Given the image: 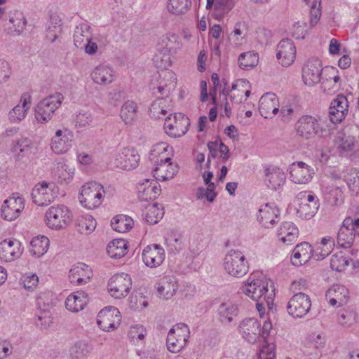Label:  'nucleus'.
<instances>
[{
	"label": "nucleus",
	"mask_w": 359,
	"mask_h": 359,
	"mask_svg": "<svg viewBox=\"0 0 359 359\" xmlns=\"http://www.w3.org/2000/svg\"><path fill=\"white\" fill-rule=\"evenodd\" d=\"M191 6V0H168L167 4L168 12L175 15L186 13Z\"/></svg>",
	"instance_id": "nucleus-52"
},
{
	"label": "nucleus",
	"mask_w": 359,
	"mask_h": 359,
	"mask_svg": "<svg viewBox=\"0 0 359 359\" xmlns=\"http://www.w3.org/2000/svg\"><path fill=\"white\" fill-rule=\"evenodd\" d=\"M298 229L290 222L281 224L278 230V237L284 243L290 245L296 241L298 236Z\"/></svg>",
	"instance_id": "nucleus-39"
},
{
	"label": "nucleus",
	"mask_w": 359,
	"mask_h": 359,
	"mask_svg": "<svg viewBox=\"0 0 359 359\" xmlns=\"http://www.w3.org/2000/svg\"><path fill=\"white\" fill-rule=\"evenodd\" d=\"M348 103L346 97L339 95L331 102L329 117L332 123H340L348 112Z\"/></svg>",
	"instance_id": "nucleus-28"
},
{
	"label": "nucleus",
	"mask_w": 359,
	"mask_h": 359,
	"mask_svg": "<svg viewBox=\"0 0 359 359\" xmlns=\"http://www.w3.org/2000/svg\"><path fill=\"white\" fill-rule=\"evenodd\" d=\"M234 7L233 0H215V11L217 12L216 18L221 19L224 15L228 13Z\"/></svg>",
	"instance_id": "nucleus-57"
},
{
	"label": "nucleus",
	"mask_w": 359,
	"mask_h": 359,
	"mask_svg": "<svg viewBox=\"0 0 359 359\" xmlns=\"http://www.w3.org/2000/svg\"><path fill=\"white\" fill-rule=\"evenodd\" d=\"M93 81L100 86L111 83L115 78V72L112 67L106 65H99L93 68L90 73Z\"/></svg>",
	"instance_id": "nucleus-31"
},
{
	"label": "nucleus",
	"mask_w": 359,
	"mask_h": 359,
	"mask_svg": "<svg viewBox=\"0 0 359 359\" xmlns=\"http://www.w3.org/2000/svg\"><path fill=\"white\" fill-rule=\"evenodd\" d=\"M164 249L158 244L147 245L142 252L144 263L151 268L160 266L165 259Z\"/></svg>",
	"instance_id": "nucleus-21"
},
{
	"label": "nucleus",
	"mask_w": 359,
	"mask_h": 359,
	"mask_svg": "<svg viewBox=\"0 0 359 359\" xmlns=\"http://www.w3.org/2000/svg\"><path fill=\"white\" fill-rule=\"evenodd\" d=\"M335 142L341 151H350L353 149L356 140L349 133L339 131L336 136Z\"/></svg>",
	"instance_id": "nucleus-46"
},
{
	"label": "nucleus",
	"mask_w": 359,
	"mask_h": 359,
	"mask_svg": "<svg viewBox=\"0 0 359 359\" xmlns=\"http://www.w3.org/2000/svg\"><path fill=\"white\" fill-rule=\"evenodd\" d=\"M259 110L265 118H272L279 110V101L276 95L273 93L264 94L259 100Z\"/></svg>",
	"instance_id": "nucleus-25"
},
{
	"label": "nucleus",
	"mask_w": 359,
	"mask_h": 359,
	"mask_svg": "<svg viewBox=\"0 0 359 359\" xmlns=\"http://www.w3.org/2000/svg\"><path fill=\"white\" fill-rule=\"evenodd\" d=\"M348 290L341 285H334L326 292V299L331 306L340 307L348 301Z\"/></svg>",
	"instance_id": "nucleus-29"
},
{
	"label": "nucleus",
	"mask_w": 359,
	"mask_h": 359,
	"mask_svg": "<svg viewBox=\"0 0 359 359\" xmlns=\"http://www.w3.org/2000/svg\"><path fill=\"white\" fill-rule=\"evenodd\" d=\"M58 187L53 182L37 183L32 190V199L39 206L48 205L57 198Z\"/></svg>",
	"instance_id": "nucleus-7"
},
{
	"label": "nucleus",
	"mask_w": 359,
	"mask_h": 359,
	"mask_svg": "<svg viewBox=\"0 0 359 359\" xmlns=\"http://www.w3.org/2000/svg\"><path fill=\"white\" fill-rule=\"evenodd\" d=\"M164 211L161 204L154 203L146 207L145 219L150 224H156L162 219Z\"/></svg>",
	"instance_id": "nucleus-49"
},
{
	"label": "nucleus",
	"mask_w": 359,
	"mask_h": 359,
	"mask_svg": "<svg viewBox=\"0 0 359 359\" xmlns=\"http://www.w3.org/2000/svg\"><path fill=\"white\" fill-rule=\"evenodd\" d=\"M321 16V0H313L311 6L310 23L313 27L319 21Z\"/></svg>",
	"instance_id": "nucleus-60"
},
{
	"label": "nucleus",
	"mask_w": 359,
	"mask_h": 359,
	"mask_svg": "<svg viewBox=\"0 0 359 359\" xmlns=\"http://www.w3.org/2000/svg\"><path fill=\"white\" fill-rule=\"evenodd\" d=\"M111 225L114 231L119 233H126L133 227V220L127 215H119L112 219Z\"/></svg>",
	"instance_id": "nucleus-50"
},
{
	"label": "nucleus",
	"mask_w": 359,
	"mask_h": 359,
	"mask_svg": "<svg viewBox=\"0 0 359 359\" xmlns=\"http://www.w3.org/2000/svg\"><path fill=\"white\" fill-rule=\"evenodd\" d=\"M285 172L279 168L271 167L265 170V182L272 189H280L285 184Z\"/></svg>",
	"instance_id": "nucleus-36"
},
{
	"label": "nucleus",
	"mask_w": 359,
	"mask_h": 359,
	"mask_svg": "<svg viewBox=\"0 0 359 359\" xmlns=\"http://www.w3.org/2000/svg\"><path fill=\"white\" fill-rule=\"evenodd\" d=\"M297 50L294 42L289 39H282L277 46L276 57L283 67L293 64L296 58Z\"/></svg>",
	"instance_id": "nucleus-18"
},
{
	"label": "nucleus",
	"mask_w": 359,
	"mask_h": 359,
	"mask_svg": "<svg viewBox=\"0 0 359 359\" xmlns=\"http://www.w3.org/2000/svg\"><path fill=\"white\" fill-rule=\"evenodd\" d=\"M128 335L135 343H138L144 339L147 330L142 325H136L130 327Z\"/></svg>",
	"instance_id": "nucleus-62"
},
{
	"label": "nucleus",
	"mask_w": 359,
	"mask_h": 359,
	"mask_svg": "<svg viewBox=\"0 0 359 359\" xmlns=\"http://www.w3.org/2000/svg\"><path fill=\"white\" fill-rule=\"evenodd\" d=\"M313 169L302 161L293 163L290 166V178L295 184H307L313 178Z\"/></svg>",
	"instance_id": "nucleus-19"
},
{
	"label": "nucleus",
	"mask_w": 359,
	"mask_h": 359,
	"mask_svg": "<svg viewBox=\"0 0 359 359\" xmlns=\"http://www.w3.org/2000/svg\"><path fill=\"white\" fill-rule=\"evenodd\" d=\"M334 246V241L332 237L326 236L323 238L318 244L316 250L313 253V257L317 260L324 259L331 252Z\"/></svg>",
	"instance_id": "nucleus-48"
},
{
	"label": "nucleus",
	"mask_w": 359,
	"mask_h": 359,
	"mask_svg": "<svg viewBox=\"0 0 359 359\" xmlns=\"http://www.w3.org/2000/svg\"><path fill=\"white\" fill-rule=\"evenodd\" d=\"M139 161L140 156L134 149L123 148L116 156L115 163L118 168L130 170L137 166Z\"/></svg>",
	"instance_id": "nucleus-23"
},
{
	"label": "nucleus",
	"mask_w": 359,
	"mask_h": 359,
	"mask_svg": "<svg viewBox=\"0 0 359 359\" xmlns=\"http://www.w3.org/2000/svg\"><path fill=\"white\" fill-rule=\"evenodd\" d=\"M93 121L92 114L90 111H81L75 118V126L76 128H86L90 126Z\"/></svg>",
	"instance_id": "nucleus-59"
},
{
	"label": "nucleus",
	"mask_w": 359,
	"mask_h": 359,
	"mask_svg": "<svg viewBox=\"0 0 359 359\" xmlns=\"http://www.w3.org/2000/svg\"><path fill=\"white\" fill-rule=\"evenodd\" d=\"M128 243L123 239H115L107 247V252L111 258H121L128 252Z\"/></svg>",
	"instance_id": "nucleus-44"
},
{
	"label": "nucleus",
	"mask_w": 359,
	"mask_h": 359,
	"mask_svg": "<svg viewBox=\"0 0 359 359\" xmlns=\"http://www.w3.org/2000/svg\"><path fill=\"white\" fill-rule=\"evenodd\" d=\"M238 332L245 341L254 344L261 337V325L257 319L247 318L240 323Z\"/></svg>",
	"instance_id": "nucleus-17"
},
{
	"label": "nucleus",
	"mask_w": 359,
	"mask_h": 359,
	"mask_svg": "<svg viewBox=\"0 0 359 359\" xmlns=\"http://www.w3.org/2000/svg\"><path fill=\"white\" fill-rule=\"evenodd\" d=\"M154 177L158 181L171 180L179 171L177 163L172 162L170 158L167 161H156L154 163Z\"/></svg>",
	"instance_id": "nucleus-20"
},
{
	"label": "nucleus",
	"mask_w": 359,
	"mask_h": 359,
	"mask_svg": "<svg viewBox=\"0 0 359 359\" xmlns=\"http://www.w3.org/2000/svg\"><path fill=\"white\" fill-rule=\"evenodd\" d=\"M168 145L165 142H159L153 146L152 149L149 154V159L153 163L158 161H168L169 156H168L167 151Z\"/></svg>",
	"instance_id": "nucleus-53"
},
{
	"label": "nucleus",
	"mask_w": 359,
	"mask_h": 359,
	"mask_svg": "<svg viewBox=\"0 0 359 359\" xmlns=\"http://www.w3.org/2000/svg\"><path fill=\"white\" fill-rule=\"evenodd\" d=\"M297 213L303 219L313 217L319 208L317 197L310 191H302L297 196Z\"/></svg>",
	"instance_id": "nucleus-10"
},
{
	"label": "nucleus",
	"mask_w": 359,
	"mask_h": 359,
	"mask_svg": "<svg viewBox=\"0 0 359 359\" xmlns=\"http://www.w3.org/2000/svg\"><path fill=\"white\" fill-rule=\"evenodd\" d=\"M73 137L72 131L67 128L57 130L51 140V149L55 154H63L71 147Z\"/></svg>",
	"instance_id": "nucleus-22"
},
{
	"label": "nucleus",
	"mask_w": 359,
	"mask_h": 359,
	"mask_svg": "<svg viewBox=\"0 0 359 359\" xmlns=\"http://www.w3.org/2000/svg\"><path fill=\"white\" fill-rule=\"evenodd\" d=\"M324 68L321 62L317 58L309 59L302 68V76L305 85L313 86L321 81Z\"/></svg>",
	"instance_id": "nucleus-14"
},
{
	"label": "nucleus",
	"mask_w": 359,
	"mask_h": 359,
	"mask_svg": "<svg viewBox=\"0 0 359 359\" xmlns=\"http://www.w3.org/2000/svg\"><path fill=\"white\" fill-rule=\"evenodd\" d=\"M327 198L329 202L332 205H340L343 203L344 196L342 190L339 187L332 188L328 192Z\"/></svg>",
	"instance_id": "nucleus-61"
},
{
	"label": "nucleus",
	"mask_w": 359,
	"mask_h": 359,
	"mask_svg": "<svg viewBox=\"0 0 359 359\" xmlns=\"http://www.w3.org/2000/svg\"><path fill=\"white\" fill-rule=\"evenodd\" d=\"M90 27L87 24H81L76 27L74 33V43L77 48H83L87 41L91 39Z\"/></svg>",
	"instance_id": "nucleus-45"
},
{
	"label": "nucleus",
	"mask_w": 359,
	"mask_h": 359,
	"mask_svg": "<svg viewBox=\"0 0 359 359\" xmlns=\"http://www.w3.org/2000/svg\"><path fill=\"white\" fill-rule=\"evenodd\" d=\"M275 345L272 343L264 345L259 351L257 359H275Z\"/></svg>",
	"instance_id": "nucleus-64"
},
{
	"label": "nucleus",
	"mask_w": 359,
	"mask_h": 359,
	"mask_svg": "<svg viewBox=\"0 0 359 359\" xmlns=\"http://www.w3.org/2000/svg\"><path fill=\"white\" fill-rule=\"evenodd\" d=\"M311 301L309 295L302 292L295 293L289 300L287 310L294 318H302L311 309Z\"/></svg>",
	"instance_id": "nucleus-13"
},
{
	"label": "nucleus",
	"mask_w": 359,
	"mask_h": 359,
	"mask_svg": "<svg viewBox=\"0 0 359 359\" xmlns=\"http://www.w3.org/2000/svg\"><path fill=\"white\" fill-rule=\"evenodd\" d=\"M348 259L340 252L334 254L330 259V267L332 270L342 271L348 265Z\"/></svg>",
	"instance_id": "nucleus-56"
},
{
	"label": "nucleus",
	"mask_w": 359,
	"mask_h": 359,
	"mask_svg": "<svg viewBox=\"0 0 359 359\" xmlns=\"http://www.w3.org/2000/svg\"><path fill=\"white\" fill-rule=\"evenodd\" d=\"M159 46L164 53L156 54L154 62L160 69H166L170 65V55L176 54L182 47L180 36L173 33L163 35L160 41Z\"/></svg>",
	"instance_id": "nucleus-2"
},
{
	"label": "nucleus",
	"mask_w": 359,
	"mask_h": 359,
	"mask_svg": "<svg viewBox=\"0 0 359 359\" xmlns=\"http://www.w3.org/2000/svg\"><path fill=\"white\" fill-rule=\"evenodd\" d=\"M256 274H252L247 284L242 287V292L254 301L263 300L267 306L273 302L274 297V288L271 280L264 276L259 275L255 278Z\"/></svg>",
	"instance_id": "nucleus-1"
},
{
	"label": "nucleus",
	"mask_w": 359,
	"mask_h": 359,
	"mask_svg": "<svg viewBox=\"0 0 359 359\" xmlns=\"http://www.w3.org/2000/svg\"><path fill=\"white\" fill-rule=\"evenodd\" d=\"M120 312L114 306L105 307L102 309L97 317L98 326L107 332L116 329L120 324Z\"/></svg>",
	"instance_id": "nucleus-16"
},
{
	"label": "nucleus",
	"mask_w": 359,
	"mask_h": 359,
	"mask_svg": "<svg viewBox=\"0 0 359 359\" xmlns=\"http://www.w3.org/2000/svg\"><path fill=\"white\" fill-rule=\"evenodd\" d=\"M223 268L229 275L241 278L248 273L249 265L242 252L231 250L224 256Z\"/></svg>",
	"instance_id": "nucleus-5"
},
{
	"label": "nucleus",
	"mask_w": 359,
	"mask_h": 359,
	"mask_svg": "<svg viewBox=\"0 0 359 359\" xmlns=\"http://www.w3.org/2000/svg\"><path fill=\"white\" fill-rule=\"evenodd\" d=\"M88 302L87 294L83 291H77L70 294L65 301L67 309L72 312H79L83 309Z\"/></svg>",
	"instance_id": "nucleus-38"
},
{
	"label": "nucleus",
	"mask_w": 359,
	"mask_h": 359,
	"mask_svg": "<svg viewBox=\"0 0 359 359\" xmlns=\"http://www.w3.org/2000/svg\"><path fill=\"white\" fill-rule=\"evenodd\" d=\"M54 172L55 177L58 179L60 183L69 184L74 177L75 169L69 165L59 163H57Z\"/></svg>",
	"instance_id": "nucleus-47"
},
{
	"label": "nucleus",
	"mask_w": 359,
	"mask_h": 359,
	"mask_svg": "<svg viewBox=\"0 0 359 359\" xmlns=\"http://www.w3.org/2000/svg\"><path fill=\"white\" fill-rule=\"evenodd\" d=\"M137 106L132 100L126 101L121 106L120 117L126 125H132L137 118Z\"/></svg>",
	"instance_id": "nucleus-42"
},
{
	"label": "nucleus",
	"mask_w": 359,
	"mask_h": 359,
	"mask_svg": "<svg viewBox=\"0 0 359 359\" xmlns=\"http://www.w3.org/2000/svg\"><path fill=\"white\" fill-rule=\"evenodd\" d=\"M313 256L311 245L306 242L297 245L292 251L291 256L292 264L294 266H302Z\"/></svg>",
	"instance_id": "nucleus-34"
},
{
	"label": "nucleus",
	"mask_w": 359,
	"mask_h": 359,
	"mask_svg": "<svg viewBox=\"0 0 359 359\" xmlns=\"http://www.w3.org/2000/svg\"><path fill=\"white\" fill-rule=\"evenodd\" d=\"M32 96L28 93H23L19 103L8 113V118L13 123H19L25 119L31 107Z\"/></svg>",
	"instance_id": "nucleus-26"
},
{
	"label": "nucleus",
	"mask_w": 359,
	"mask_h": 359,
	"mask_svg": "<svg viewBox=\"0 0 359 359\" xmlns=\"http://www.w3.org/2000/svg\"><path fill=\"white\" fill-rule=\"evenodd\" d=\"M50 245L49 239L45 236H37L30 242L29 252L32 256L40 257L48 250Z\"/></svg>",
	"instance_id": "nucleus-41"
},
{
	"label": "nucleus",
	"mask_w": 359,
	"mask_h": 359,
	"mask_svg": "<svg viewBox=\"0 0 359 359\" xmlns=\"http://www.w3.org/2000/svg\"><path fill=\"white\" fill-rule=\"evenodd\" d=\"M64 100L61 93H56L41 100L36 106L34 116L39 123H46L51 120L55 111Z\"/></svg>",
	"instance_id": "nucleus-4"
},
{
	"label": "nucleus",
	"mask_w": 359,
	"mask_h": 359,
	"mask_svg": "<svg viewBox=\"0 0 359 359\" xmlns=\"http://www.w3.org/2000/svg\"><path fill=\"white\" fill-rule=\"evenodd\" d=\"M279 210L273 204L266 203L260 208L257 219L263 226L270 228L276 222Z\"/></svg>",
	"instance_id": "nucleus-35"
},
{
	"label": "nucleus",
	"mask_w": 359,
	"mask_h": 359,
	"mask_svg": "<svg viewBox=\"0 0 359 359\" xmlns=\"http://www.w3.org/2000/svg\"><path fill=\"white\" fill-rule=\"evenodd\" d=\"M78 230L83 234L91 233L96 227L97 222L90 215H83L78 217L76 219Z\"/></svg>",
	"instance_id": "nucleus-51"
},
{
	"label": "nucleus",
	"mask_w": 359,
	"mask_h": 359,
	"mask_svg": "<svg viewBox=\"0 0 359 359\" xmlns=\"http://www.w3.org/2000/svg\"><path fill=\"white\" fill-rule=\"evenodd\" d=\"M157 183H151L147 181L138 187V198L141 201H151L155 199L160 193Z\"/></svg>",
	"instance_id": "nucleus-43"
},
{
	"label": "nucleus",
	"mask_w": 359,
	"mask_h": 359,
	"mask_svg": "<svg viewBox=\"0 0 359 359\" xmlns=\"http://www.w3.org/2000/svg\"><path fill=\"white\" fill-rule=\"evenodd\" d=\"M238 65L243 69H250L258 65L259 56L255 52L241 53L238 59Z\"/></svg>",
	"instance_id": "nucleus-55"
},
{
	"label": "nucleus",
	"mask_w": 359,
	"mask_h": 359,
	"mask_svg": "<svg viewBox=\"0 0 359 359\" xmlns=\"http://www.w3.org/2000/svg\"><path fill=\"white\" fill-rule=\"evenodd\" d=\"M22 253L21 243L17 240H4L0 243V259L3 262H12L20 257Z\"/></svg>",
	"instance_id": "nucleus-24"
},
{
	"label": "nucleus",
	"mask_w": 359,
	"mask_h": 359,
	"mask_svg": "<svg viewBox=\"0 0 359 359\" xmlns=\"http://www.w3.org/2000/svg\"><path fill=\"white\" fill-rule=\"evenodd\" d=\"M295 129L297 134L306 140L315 136L323 137L327 133V130L323 128L320 122L311 116L301 117L296 123Z\"/></svg>",
	"instance_id": "nucleus-8"
},
{
	"label": "nucleus",
	"mask_w": 359,
	"mask_h": 359,
	"mask_svg": "<svg viewBox=\"0 0 359 359\" xmlns=\"http://www.w3.org/2000/svg\"><path fill=\"white\" fill-rule=\"evenodd\" d=\"M25 208V201L18 194H13L4 201L1 206V217L5 220L13 221L17 219Z\"/></svg>",
	"instance_id": "nucleus-15"
},
{
	"label": "nucleus",
	"mask_w": 359,
	"mask_h": 359,
	"mask_svg": "<svg viewBox=\"0 0 359 359\" xmlns=\"http://www.w3.org/2000/svg\"><path fill=\"white\" fill-rule=\"evenodd\" d=\"M72 221V213L65 205L58 204L50 207L45 213L46 224L51 229H65Z\"/></svg>",
	"instance_id": "nucleus-6"
},
{
	"label": "nucleus",
	"mask_w": 359,
	"mask_h": 359,
	"mask_svg": "<svg viewBox=\"0 0 359 359\" xmlns=\"http://www.w3.org/2000/svg\"><path fill=\"white\" fill-rule=\"evenodd\" d=\"M34 143L28 137H21L13 142L12 152L16 160L20 161L25 157H28L32 153Z\"/></svg>",
	"instance_id": "nucleus-37"
},
{
	"label": "nucleus",
	"mask_w": 359,
	"mask_h": 359,
	"mask_svg": "<svg viewBox=\"0 0 359 359\" xmlns=\"http://www.w3.org/2000/svg\"><path fill=\"white\" fill-rule=\"evenodd\" d=\"M108 292L115 299L126 297L130 292L132 287V280L130 276L125 273L114 275L109 280Z\"/></svg>",
	"instance_id": "nucleus-11"
},
{
	"label": "nucleus",
	"mask_w": 359,
	"mask_h": 359,
	"mask_svg": "<svg viewBox=\"0 0 359 359\" xmlns=\"http://www.w3.org/2000/svg\"><path fill=\"white\" fill-rule=\"evenodd\" d=\"M178 289L177 278L173 276H165L160 279L157 291L159 296L165 299H170Z\"/></svg>",
	"instance_id": "nucleus-33"
},
{
	"label": "nucleus",
	"mask_w": 359,
	"mask_h": 359,
	"mask_svg": "<svg viewBox=\"0 0 359 359\" xmlns=\"http://www.w3.org/2000/svg\"><path fill=\"white\" fill-rule=\"evenodd\" d=\"M351 226H353L352 217H347L338 231L337 243L342 248H349L354 241L355 235Z\"/></svg>",
	"instance_id": "nucleus-32"
},
{
	"label": "nucleus",
	"mask_w": 359,
	"mask_h": 359,
	"mask_svg": "<svg viewBox=\"0 0 359 359\" xmlns=\"http://www.w3.org/2000/svg\"><path fill=\"white\" fill-rule=\"evenodd\" d=\"M189 327L184 323L175 325L169 331L166 345L168 350L172 353L180 352L186 345L189 337Z\"/></svg>",
	"instance_id": "nucleus-9"
},
{
	"label": "nucleus",
	"mask_w": 359,
	"mask_h": 359,
	"mask_svg": "<svg viewBox=\"0 0 359 359\" xmlns=\"http://www.w3.org/2000/svg\"><path fill=\"white\" fill-rule=\"evenodd\" d=\"M189 120L181 113L170 114L165 120L164 130L172 137H180L188 130Z\"/></svg>",
	"instance_id": "nucleus-12"
},
{
	"label": "nucleus",
	"mask_w": 359,
	"mask_h": 359,
	"mask_svg": "<svg viewBox=\"0 0 359 359\" xmlns=\"http://www.w3.org/2000/svg\"><path fill=\"white\" fill-rule=\"evenodd\" d=\"M90 344L85 341H76L69 349V355L73 359H83L90 352Z\"/></svg>",
	"instance_id": "nucleus-54"
},
{
	"label": "nucleus",
	"mask_w": 359,
	"mask_h": 359,
	"mask_svg": "<svg viewBox=\"0 0 359 359\" xmlns=\"http://www.w3.org/2000/svg\"><path fill=\"white\" fill-rule=\"evenodd\" d=\"M20 284L28 291H34L39 284V277L36 273H27L22 276Z\"/></svg>",
	"instance_id": "nucleus-58"
},
{
	"label": "nucleus",
	"mask_w": 359,
	"mask_h": 359,
	"mask_svg": "<svg viewBox=\"0 0 359 359\" xmlns=\"http://www.w3.org/2000/svg\"><path fill=\"white\" fill-rule=\"evenodd\" d=\"M217 311L221 322L230 323L233 320L234 318L238 316L239 310L236 304L227 302L221 304Z\"/></svg>",
	"instance_id": "nucleus-40"
},
{
	"label": "nucleus",
	"mask_w": 359,
	"mask_h": 359,
	"mask_svg": "<svg viewBox=\"0 0 359 359\" xmlns=\"http://www.w3.org/2000/svg\"><path fill=\"white\" fill-rule=\"evenodd\" d=\"M320 83L325 92L338 90L341 86V78L337 69L330 66L325 67Z\"/></svg>",
	"instance_id": "nucleus-27"
},
{
	"label": "nucleus",
	"mask_w": 359,
	"mask_h": 359,
	"mask_svg": "<svg viewBox=\"0 0 359 359\" xmlns=\"http://www.w3.org/2000/svg\"><path fill=\"white\" fill-rule=\"evenodd\" d=\"M104 194L105 191L101 184L90 181L80 188L79 200L83 207L93 210L102 204Z\"/></svg>",
	"instance_id": "nucleus-3"
},
{
	"label": "nucleus",
	"mask_w": 359,
	"mask_h": 359,
	"mask_svg": "<svg viewBox=\"0 0 359 359\" xmlns=\"http://www.w3.org/2000/svg\"><path fill=\"white\" fill-rule=\"evenodd\" d=\"M305 343L309 347L318 349L324 346L325 338L320 334L313 333L306 337Z\"/></svg>",
	"instance_id": "nucleus-63"
},
{
	"label": "nucleus",
	"mask_w": 359,
	"mask_h": 359,
	"mask_svg": "<svg viewBox=\"0 0 359 359\" xmlns=\"http://www.w3.org/2000/svg\"><path fill=\"white\" fill-rule=\"evenodd\" d=\"M93 276L90 267L83 263H79L69 270V279L71 283L80 285L87 283Z\"/></svg>",
	"instance_id": "nucleus-30"
}]
</instances>
